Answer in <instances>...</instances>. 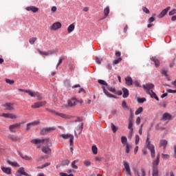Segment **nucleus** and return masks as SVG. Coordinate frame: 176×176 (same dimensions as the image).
I'll return each instance as SVG.
<instances>
[{
	"label": "nucleus",
	"mask_w": 176,
	"mask_h": 176,
	"mask_svg": "<svg viewBox=\"0 0 176 176\" xmlns=\"http://www.w3.org/2000/svg\"><path fill=\"white\" fill-rule=\"evenodd\" d=\"M146 146L147 149L150 150L151 157H155L156 156V151H155V145H153L151 142V140L149 138V135H147L146 140Z\"/></svg>",
	"instance_id": "f257e3e1"
},
{
	"label": "nucleus",
	"mask_w": 176,
	"mask_h": 176,
	"mask_svg": "<svg viewBox=\"0 0 176 176\" xmlns=\"http://www.w3.org/2000/svg\"><path fill=\"white\" fill-rule=\"evenodd\" d=\"M32 144L38 145V144H44L45 145H52V141L47 138H44L42 139H33L31 140Z\"/></svg>",
	"instance_id": "f03ea898"
},
{
	"label": "nucleus",
	"mask_w": 176,
	"mask_h": 176,
	"mask_svg": "<svg viewBox=\"0 0 176 176\" xmlns=\"http://www.w3.org/2000/svg\"><path fill=\"white\" fill-rule=\"evenodd\" d=\"M121 142L123 146H126V148H125L126 153H130V149H131V145H130L129 144V142H127V137L122 136Z\"/></svg>",
	"instance_id": "7ed1b4c3"
},
{
	"label": "nucleus",
	"mask_w": 176,
	"mask_h": 176,
	"mask_svg": "<svg viewBox=\"0 0 176 176\" xmlns=\"http://www.w3.org/2000/svg\"><path fill=\"white\" fill-rule=\"evenodd\" d=\"M143 89L146 91L147 94H151V91L152 89H155V85L153 83L148 82L142 85Z\"/></svg>",
	"instance_id": "20e7f679"
},
{
	"label": "nucleus",
	"mask_w": 176,
	"mask_h": 176,
	"mask_svg": "<svg viewBox=\"0 0 176 176\" xmlns=\"http://www.w3.org/2000/svg\"><path fill=\"white\" fill-rule=\"evenodd\" d=\"M25 93H27L30 97H36L38 100H42L43 98V96L41 94H39V92H32L31 91H25Z\"/></svg>",
	"instance_id": "39448f33"
},
{
	"label": "nucleus",
	"mask_w": 176,
	"mask_h": 176,
	"mask_svg": "<svg viewBox=\"0 0 176 176\" xmlns=\"http://www.w3.org/2000/svg\"><path fill=\"white\" fill-rule=\"evenodd\" d=\"M60 136L64 140H68V138H69L70 146H72V145H74V136L72 134H69V133L62 134Z\"/></svg>",
	"instance_id": "423d86ee"
},
{
	"label": "nucleus",
	"mask_w": 176,
	"mask_h": 176,
	"mask_svg": "<svg viewBox=\"0 0 176 176\" xmlns=\"http://www.w3.org/2000/svg\"><path fill=\"white\" fill-rule=\"evenodd\" d=\"M23 124V122H17L13 124L10 125L9 129L10 133H16V131L14 129H19L20 126Z\"/></svg>",
	"instance_id": "0eeeda50"
},
{
	"label": "nucleus",
	"mask_w": 176,
	"mask_h": 176,
	"mask_svg": "<svg viewBox=\"0 0 176 176\" xmlns=\"http://www.w3.org/2000/svg\"><path fill=\"white\" fill-rule=\"evenodd\" d=\"M54 130H56V127L54 126L44 128L41 131V134H42L43 135H45V134H48V133H52V131H54Z\"/></svg>",
	"instance_id": "6e6552de"
},
{
	"label": "nucleus",
	"mask_w": 176,
	"mask_h": 176,
	"mask_svg": "<svg viewBox=\"0 0 176 176\" xmlns=\"http://www.w3.org/2000/svg\"><path fill=\"white\" fill-rule=\"evenodd\" d=\"M160 162V153H158L156 157V160H153L152 162V168H157L159 163Z\"/></svg>",
	"instance_id": "1a4fd4ad"
},
{
	"label": "nucleus",
	"mask_w": 176,
	"mask_h": 176,
	"mask_svg": "<svg viewBox=\"0 0 176 176\" xmlns=\"http://www.w3.org/2000/svg\"><path fill=\"white\" fill-rule=\"evenodd\" d=\"M61 28V23L55 22L54 23L50 28L51 31H57V30H60Z\"/></svg>",
	"instance_id": "9d476101"
},
{
	"label": "nucleus",
	"mask_w": 176,
	"mask_h": 176,
	"mask_svg": "<svg viewBox=\"0 0 176 176\" xmlns=\"http://www.w3.org/2000/svg\"><path fill=\"white\" fill-rule=\"evenodd\" d=\"M171 9V7L168 6L166 8L162 10V11L158 14V19H163L167 13H168V10Z\"/></svg>",
	"instance_id": "9b49d317"
},
{
	"label": "nucleus",
	"mask_w": 176,
	"mask_h": 176,
	"mask_svg": "<svg viewBox=\"0 0 176 176\" xmlns=\"http://www.w3.org/2000/svg\"><path fill=\"white\" fill-rule=\"evenodd\" d=\"M49 146H52V142H51V145H47L45 146H43L41 148L42 152H43V153H45L46 155H50V153H52V148H50Z\"/></svg>",
	"instance_id": "f8f14e48"
},
{
	"label": "nucleus",
	"mask_w": 176,
	"mask_h": 176,
	"mask_svg": "<svg viewBox=\"0 0 176 176\" xmlns=\"http://www.w3.org/2000/svg\"><path fill=\"white\" fill-rule=\"evenodd\" d=\"M3 107L4 109H6L7 111H13V109H14V104L13 103L8 102L3 104Z\"/></svg>",
	"instance_id": "ddd939ff"
},
{
	"label": "nucleus",
	"mask_w": 176,
	"mask_h": 176,
	"mask_svg": "<svg viewBox=\"0 0 176 176\" xmlns=\"http://www.w3.org/2000/svg\"><path fill=\"white\" fill-rule=\"evenodd\" d=\"M44 105H46V101L38 102L32 105V108L35 109L36 108H41V107H43Z\"/></svg>",
	"instance_id": "4468645a"
},
{
	"label": "nucleus",
	"mask_w": 176,
	"mask_h": 176,
	"mask_svg": "<svg viewBox=\"0 0 176 176\" xmlns=\"http://www.w3.org/2000/svg\"><path fill=\"white\" fill-rule=\"evenodd\" d=\"M123 163L126 174L128 175H131V170L130 169V165L129 164V162H127L126 161H124Z\"/></svg>",
	"instance_id": "2eb2a0df"
},
{
	"label": "nucleus",
	"mask_w": 176,
	"mask_h": 176,
	"mask_svg": "<svg viewBox=\"0 0 176 176\" xmlns=\"http://www.w3.org/2000/svg\"><path fill=\"white\" fill-rule=\"evenodd\" d=\"M1 116L3 118H6V119H16L17 116L14 115V113H3L1 114Z\"/></svg>",
	"instance_id": "dca6fc26"
},
{
	"label": "nucleus",
	"mask_w": 176,
	"mask_h": 176,
	"mask_svg": "<svg viewBox=\"0 0 176 176\" xmlns=\"http://www.w3.org/2000/svg\"><path fill=\"white\" fill-rule=\"evenodd\" d=\"M134 175L135 176H146V172L145 171V169L142 168L141 169V173L140 174V171H138V169L134 170Z\"/></svg>",
	"instance_id": "f3484780"
},
{
	"label": "nucleus",
	"mask_w": 176,
	"mask_h": 176,
	"mask_svg": "<svg viewBox=\"0 0 176 176\" xmlns=\"http://www.w3.org/2000/svg\"><path fill=\"white\" fill-rule=\"evenodd\" d=\"M102 89L103 90V93L105 94V96L109 97V98H116V96L108 92V91H107V89H105V87L102 86Z\"/></svg>",
	"instance_id": "a211bd4d"
},
{
	"label": "nucleus",
	"mask_w": 176,
	"mask_h": 176,
	"mask_svg": "<svg viewBox=\"0 0 176 176\" xmlns=\"http://www.w3.org/2000/svg\"><path fill=\"white\" fill-rule=\"evenodd\" d=\"M39 123H40L39 120H35L30 123L27 124L26 131H28V130H30L31 127L34 126H36V124H39Z\"/></svg>",
	"instance_id": "6ab92c4d"
},
{
	"label": "nucleus",
	"mask_w": 176,
	"mask_h": 176,
	"mask_svg": "<svg viewBox=\"0 0 176 176\" xmlns=\"http://www.w3.org/2000/svg\"><path fill=\"white\" fill-rule=\"evenodd\" d=\"M1 168L3 173H4L5 174H7L8 175H10V174H12V168L1 166Z\"/></svg>",
	"instance_id": "aec40b11"
},
{
	"label": "nucleus",
	"mask_w": 176,
	"mask_h": 176,
	"mask_svg": "<svg viewBox=\"0 0 176 176\" xmlns=\"http://www.w3.org/2000/svg\"><path fill=\"white\" fill-rule=\"evenodd\" d=\"M172 118H173V116L169 113H164L162 115V120H164V121H166V120H171Z\"/></svg>",
	"instance_id": "412c9836"
},
{
	"label": "nucleus",
	"mask_w": 176,
	"mask_h": 176,
	"mask_svg": "<svg viewBox=\"0 0 176 176\" xmlns=\"http://www.w3.org/2000/svg\"><path fill=\"white\" fill-rule=\"evenodd\" d=\"M76 25V23H73L72 24H70L68 27H67V32L68 34H71L72 32H74V31H75V25Z\"/></svg>",
	"instance_id": "4be33fe9"
},
{
	"label": "nucleus",
	"mask_w": 176,
	"mask_h": 176,
	"mask_svg": "<svg viewBox=\"0 0 176 176\" xmlns=\"http://www.w3.org/2000/svg\"><path fill=\"white\" fill-rule=\"evenodd\" d=\"M76 105V99L72 98L71 100L67 101V107H75Z\"/></svg>",
	"instance_id": "5701e85b"
},
{
	"label": "nucleus",
	"mask_w": 176,
	"mask_h": 176,
	"mask_svg": "<svg viewBox=\"0 0 176 176\" xmlns=\"http://www.w3.org/2000/svg\"><path fill=\"white\" fill-rule=\"evenodd\" d=\"M167 144H168V142L166 140H161L160 142L159 146L160 148H162L163 146L164 149H166L167 148Z\"/></svg>",
	"instance_id": "b1692460"
},
{
	"label": "nucleus",
	"mask_w": 176,
	"mask_h": 176,
	"mask_svg": "<svg viewBox=\"0 0 176 176\" xmlns=\"http://www.w3.org/2000/svg\"><path fill=\"white\" fill-rule=\"evenodd\" d=\"M18 174H21V175L25 176H31L30 174L27 173L25 170H24V167H21L17 170Z\"/></svg>",
	"instance_id": "393cba45"
},
{
	"label": "nucleus",
	"mask_w": 176,
	"mask_h": 176,
	"mask_svg": "<svg viewBox=\"0 0 176 176\" xmlns=\"http://www.w3.org/2000/svg\"><path fill=\"white\" fill-rule=\"evenodd\" d=\"M7 163L10 166H12V167H20V164H19V162H12L10 160H8Z\"/></svg>",
	"instance_id": "a878e982"
},
{
	"label": "nucleus",
	"mask_w": 176,
	"mask_h": 176,
	"mask_svg": "<svg viewBox=\"0 0 176 176\" xmlns=\"http://www.w3.org/2000/svg\"><path fill=\"white\" fill-rule=\"evenodd\" d=\"M151 61H153L156 68H157V67H159L160 65V61H159V59L156 58V56H152L151 58Z\"/></svg>",
	"instance_id": "bb28decb"
},
{
	"label": "nucleus",
	"mask_w": 176,
	"mask_h": 176,
	"mask_svg": "<svg viewBox=\"0 0 176 176\" xmlns=\"http://www.w3.org/2000/svg\"><path fill=\"white\" fill-rule=\"evenodd\" d=\"M26 10H28V12L32 11L33 12V13H36V12H38V10H39V8L35 7V6H30L26 8Z\"/></svg>",
	"instance_id": "cd10ccee"
},
{
	"label": "nucleus",
	"mask_w": 176,
	"mask_h": 176,
	"mask_svg": "<svg viewBox=\"0 0 176 176\" xmlns=\"http://www.w3.org/2000/svg\"><path fill=\"white\" fill-rule=\"evenodd\" d=\"M55 115L56 116H60V118H63V119H69V116H67L66 114H64L63 113H58L56 111V113H55Z\"/></svg>",
	"instance_id": "c85d7f7f"
},
{
	"label": "nucleus",
	"mask_w": 176,
	"mask_h": 176,
	"mask_svg": "<svg viewBox=\"0 0 176 176\" xmlns=\"http://www.w3.org/2000/svg\"><path fill=\"white\" fill-rule=\"evenodd\" d=\"M148 94L149 96H151V98H155V100H156L157 101H159V97H157V95H156V93H155L153 91V90H151L150 91V94Z\"/></svg>",
	"instance_id": "c756f323"
},
{
	"label": "nucleus",
	"mask_w": 176,
	"mask_h": 176,
	"mask_svg": "<svg viewBox=\"0 0 176 176\" xmlns=\"http://www.w3.org/2000/svg\"><path fill=\"white\" fill-rule=\"evenodd\" d=\"M125 81L127 86H131V85H133V78H131L130 76L126 77L125 78Z\"/></svg>",
	"instance_id": "7c9ffc66"
},
{
	"label": "nucleus",
	"mask_w": 176,
	"mask_h": 176,
	"mask_svg": "<svg viewBox=\"0 0 176 176\" xmlns=\"http://www.w3.org/2000/svg\"><path fill=\"white\" fill-rule=\"evenodd\" d=\"M19 156L20 157H21V159H24V160H32V157L28 155H24L21 153H19Z\"/></svg>",
	"instance_id": "2f4dec72"
},
{
	"label": "nucleus",
	"mask_w": 176,
	"mask_h": 176,
	"mask_svg": "<svg viewBox=\"0 0 176 176\" xmlns=\"http://www.w3.org/2000/svg\"><path fill=\"white\" fill-rule=\"evenodd\" d=\"M122 91H123V95H122L123 98H127L129 94V89H127V88H122Z\"/></svg>",
	"instance_id": "473e14b6"
},
{
	"label": "nucleus",
	"mask_w": 176,
	"mask_h": 176,
	"mask_svg": "<svg viewBox=\"0 0 176 176\" xmlns=\"http://www.w3.org/2000/svg\"><path fill=\"white\" fill-rule=\"evenodd\" d=\"M8 138H9V140H11L12 141H14V142H16V141H19V138L13 135H8Z\"/></svg>",
	"instance_id": "72a5a7b5"
},
{
	"label": "nucleus",
	"mask_w": 176,
	"mask_h": 176,
	"mask_svg": "<svg viewBox=\"0 0 176 176\" xmlns=\"http://www.w3.org/2000/svg\"><path fill=\"white\" fill-rule=\"evenodd\" d=\"M162 75L165 76L167 80H171V79L170 78V76H168V74H167V70L166 69H163L162 71Z\"/></svg>",
	"instance_id": "f704fd0d"
},
{
	"label": "nucleus",
	"mask_w": 176,
	"mask_h": 176,
	"mask_svg": "<svg viewBox=\"0 0 176 176\" xmlns=\"http://www.w3.org/2000/svg\"><path fill=\"white\" fill-rule=\"evenodd\" d=\"M79 162V160H76L72 162V168H74V170H78V166L76 165V163Z\"/></svg>",
	"instance_id": "c9c22d12"
},
{
	"label": "nucleus",
	"mask_w": 176,
	"mask_h": 176,
	"mask_svg": "<svg viewBox=\"0 0 176 176\" xmlns=\"http://www.w3.org/2000/svg\"><path fill=\"white\" fill-rule=\"evenodd\" d=\"M153 168V176H159V168Z\"/></svg>",
	"instance_id": "e433bc0d"
},
{
	"label": "nucleus",
	"mask_w": 176,
	"mask_h": 176,
	"mask_svg": "<svg viewBox=\"0 0 176 176\" xmlns=\"http://www.w3.org/2000/svg\"><path fill=\"white\" fill-rule=\"evenodd\" d=\"M104 17H108V15L109 14V6H107L104 9Z\"/></svg>",
	"instance_id": "4c0bfd02"
},
{
	"label": "nucleus",
	"mask_w": 176,
	"mask_h": 176,
	"mask_svg": "<svg viewBox=\"0 0 176 176\" xmlns=\"http://www.w3.org/2000/svg\"><path fill=\"white\" fill-rule=\"evenodd\" d=\"M137 101L138 104H144V102H146V98H138Z\"/></svg>",
	"instance_id": "58836bf2"
},
{
	"label": "nucleus",
	"mask_w": 176,
	"mask_h": 176,
	"mask_svg": "<svg viewBox=\"0 0 176 176\" xmlns=\"http://www.w3.org/2000/svg\"><path fill=\"white\" fill-rule=\"evenodd\" d=\"M91 149H92V153L94 155H97V153L98 152V148H97V146H96V145L92 146Z\"/></svg>",
	"instance_id": "ea45409f"
},
{
	"label": "nucleus",
	"mask_w": 176,
	"mask_h": 176,
	"mask_svg": "<svg viewBox=\"0 0 176 176\" xmlns=\"http://www.w3.org/2000/svg\"><path fill=\"white\" fill-rule=\"evenodd\" d=\"M98 83H99V85H102L103 86H108V83L104 80H98Z\"/></svg>",
	"instance_id": "a19ab883"
},
{
	"label": "nucleus",
	"mask_w": 176,
	"mask_h": 176,
	"mask_svg": "<svg viewBox=\"0 0 176 176\" xmlns=\"http://www.w3.org/2000/svg\"><path fill=\"white\" fill-rule=\"evenodd\" d=\"M144 111V109L142 107H139L135 112V115H140V113H142V112Z\"/></svg>",
	"instance_id": "79ce46f5"
},
{
	"label": "nucleus",
	"mask_w": 176,
	"mask_h": 176,
	"mask_svg": "<svg viewBox=\"0 0 176 176\" xmlns=\"http://www.w3.org/2000/svg\"><path fill=\"white\" fill-rule=\"evenodd\" d=\"M111 127L113 133H116V131H118V127H116L113 123L111 124Z\"/></svg>",
	"instance_id": "37998d69"
},
{
	"label": "nucleus",
	"mask_w": 176,
	"mask_h": 176,
	"mask_svg": "<svg viewBox=\"0 0 176 176\" xmlns=\"http://www.w3.org/2000/svg\"><path fill=\"white\" fill-rule=\"evenodd\" d=\"M128 129L129 130H133V120L130 119L129 120V126H128Z\"/></svg>",
	"instance_id": "c03bdc74"
},
{
	"label": "nucleus",
	"mask_w": 176,
	"mask_h": 176,
	"mask_svg": "<svg viewBox=\"0 0 176 176\" xmlns=\"http://www.w3.org/2000/svg\"><path fill=\"white\" fill-rule=\"evenodd\" d=\"M36 41V37H32L30 38L29 43H30V45H34Z\"/></svg>",
	"instance_id": "a18cd8bd"
},
{
	"label": "nucleus",
	"mask_w": 176,
	"mask_h": 176,
	"mask_svg": "<svg viewBox=\"0 0 176 176\" xmlns=\"http://www.w3.org/2000/svg\"><path fill=\"white\" fill-rule=\"evenodd\" d=\"M152 16H151L148 19V23H153V21H155V16H156V14L153 13V14H152Z\"/></svg>",
	"instance_id": "49530a36"
},
{
	"label": "nucleus",
	"mask_w": 176,
	"mask_h": 176,
	"mask_svg": "<svg viewBox=\"0 0 176 176\" xmlns=\"http://www.w3.org/2000/svg\"><path fill=\"white\" fill-rule=\"evenodd\" d=\"M122 107L124 109H129V107L127 106V103H126V101H122Z\"/></svg>",
	"instance_id": "de8ad7c7"
},
{
	"label": "nucleus",
	"mask_w": 176,
	"mask_h": 176,
	"mask_svg": "<svg viewBox=\"0 0 176 176\" xmlns=\"http://www.w3.org/2000/svg\"><path fill=\"white\" fill-rule=\"evenodd\" d=\"M120 61H122V58H118L117 59H115L113 60V64L116 65V64H119V63H120Z\"/></svg>",
	"instance_id": "09e8293b"
},
{
	"label": "nucleus",
	"mask_w": 176,
	"mask_h": 176,
	"mask_svg": "<svg viewBox=\"0 0 176 176\" xmlns=\"http://www.w3.org/2000/svg\"><path fill=\"white\" fill-rule=\"evenodd\" d=\"M57 50H48L47 51L48 56H52V54H54Z\"/></svg>",
	"instance_id": "8fccbe9b"
},
{
	"label": "nucleus",
	"mask_w": 176,
	"mask_h": 176,
	"mask_svg": "<svg viewBox=\"0 0 176 176\" xmlns=\"http://www.w3.org/2000/svg\"><path fill=\"white\" fill-rule=\"evenodd\" d=\"M6 83H8V85H13V83H14V80H10V79H9V78H6Z\"/></svg>",
	"instance_id": "3c124183"
},
{
	"label": "nucleus",
	"mask_w": 176,
	"mask_h": 176,
	"mask_svg": "<svg viewBox=\"0 0 176 176\" xmlns=\"http://www.w3.org/2000/svg\"><path fill=\"white\" fill-rule=\"evenodd\" d=\"M174 14H176V9L171 10L168 12V15H169V16H174Z\"/></svg>",
	"instance_id": "603ef678"
},
{
	"label": "nucleus",
	"mask_w": 176,
	"mask_h": 176,
	"mask_svg": "<svg viewBox=\"0 0 176 176\" xmlns=\"http://www.w3.org/2000/svg\"><path fill=\"white\" fill-rule=\"evenodd\" d=\"M139 142H140V135H135V143L136 145H138Z\"/></svg>",
	"instance_id": "864d4df0"
},
{
	"label": "nucleus",
	"mask_w": 176,
	"mask_h": 176,
	"mask_svg": "<svg viewBox=\"0 0 176 176\" xmlns=\"http://www.w3.org/2000/svg\"><path fill=\"white\" fill-rule=\"evenodd\" d=\"M84 164H85V166H86V167H89V166H90V164H91V162L90 160L85 161Z\"/></svg>",
	"instance_id": "5fc2aeb1"
},
{
	"label": "nucleus",
	"mask_w": 176,
	"mask_h": 176,
	"mask_svg": "<svg viewBox=\"0 0 176 176\" xmlns=\"http://www.w3.org/2000/svg\"><path fill=\"white\" fill-rule=\"evenodd\" d=\"M142 10H143V12H144V13H146V14H149V13H150L149 10H148L146 7H143V8H142Z\"/></svg>",
	"instance_id": "6e6d98bb"
},
{
	"label": "nucleus",
	"mask_w": 176,
	"mask_h": 176,
	"mask_svg": "<svg viewBox=\"0 0 176 176\" xmlns=\"http://www.w3.org/2000/svg\"><path fill=\"white\" fill-rule=\"evenodd\" d=\"M107 89H108V91H111V93H115V91H116V89H115V87H109Z\"/></svg>",
	"instance_id": "4d7b16f0"
},
{
	"label": "nucleus",
	"mask_w": 176,
	"mask_h": 176,
	"mask_svg": "<svg viewBox=\"0 0 176 176\" xmlns=\"http://www.w3.org/2000/svg\"><path fill=\"white\" fill-rule=\"evenodd\" d=\"M133 129H131L129 131V136H128L129 140H131V138L133 137Z\"/></svg>",
	"instance_id": "13d9d810"
},
{
	"label": "nucleus",
	"mask_w": 176,
	"mask_h": 176,
	"mask_svg": "<svg viewBox=\"0 0 176 176\" xmlns=\"http://www.w3.org/2000/svg\"><path fill=\"white\" fill-rule=\"evenodd\" d=\"M47 111L48 112H51V113H53L54 115H56V113H57V111H56V110H54L53 109H47Z\"/></svg>",
	"instance_id": "bf43d9fd"
},
{
	"label": "nucleus",
	"mask_w": 176,
	"mask_h": 176,
	"mask_svg": "<svg viewBox=\"0 0 176 176\" xmlns=\"http://www.w3.org/2000/svg\"><path fill=\"white\" fill-rule=\"evenodd\" d=\"M59 175H60V176H74V174L68 175V174H67L65 173L61 172V173H59Z\"/></svg>",
	"instance_id": "052dcab7"
},
{
	"label": "nucleus",
	"mask_w": 176,
	"mask_h": 176,
	"mask_svg": "<svg viewBox=\"0 0 176 176\" xmlns=\"http://www.w3.org/2000/svg\"><path fill=\"white\" fill-rule=\"evenodd\" d=\"M61 63H63V57H60L58 60V62L56 65V68H58V67L61 65Z\"/></svg>",
	"instance_id": "680f3d73"
},
{
	"label": "nucleus",
	"mask_w": 176,
	"mask_h": 176,
	"mask_svg": "<svg viewBox=\"0 0 176 176\" xmlns=\"http://www.w3.org/2000/svg\"><path fill=\"white\" fill-rule=\"evenodd\" d=\"M162 159H170V155L168 154H162Z\"/></svg>",
	"instance_id": "e2e57ef3"
},
{
	"label": "nucleus",
	"mask_w": 176,
	"mask_h": 176,
	"mask_svg": "<svg viewBox=\"0 0 176 176\" xmlns=\"http://www.w3.org/2000/svg\"><path fill=\"white\" fill-rule=\"evenodd\" d=\"M38 52L40 53V54H41V56H48L47 51V52H42V51L38 50Z\"/></svg>",
	"instance_id": "0e129e2a"
},
{
	"label": "nucleus",
	"mask_w": 176,
	"mask_h": 176,
	"mask_svg": "<svg viewBox=\"0 0 176 176\" xmlns=\"http://www.w3.org/2000/svg\"><path fill=\"white\" fill-rule=\"evenodd\" d=\"M173 157L176 159V144L173 146Z\"/></svg>",
	"instance_id": "69168bd1"
},
{
	"label": "nucleus",
	"mask_w": 176,
	"mask_h": 176,
	"mask_svg": "<svg viewBox=\"0 0 176 176\" xmlns=\"http://www.w3.org/2000/svg\"><path fill=\"white\" fill-rule=\"evenodd\" d=\"M63 166H68V164H69V160H63Z\"/></svg>",
	"instance_id": "338daca9"
},
{
	"label": "nucleus",
	"mask_w": 176,
	"mask_h": 176,
	"mask_svg": "<svg viewBox=\"0 0 176 176\" xmlns=\"http://www.w3.org/2000/svg\"><path fill=\"white\" fill-rule=\"evenodd\" d=\"M141 123V118L138 117L136 119V124H138V126H139V124H140Z\"/></svg>",
	"instance_id": "774afa93"
}]
</instances>
